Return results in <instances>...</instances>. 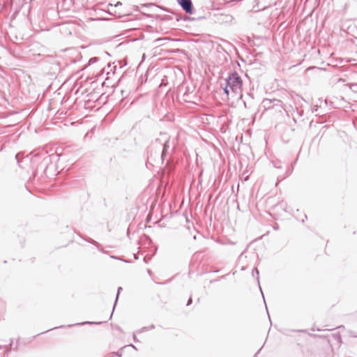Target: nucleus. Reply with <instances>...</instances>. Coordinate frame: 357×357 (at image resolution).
Listing matches in <instances>:
<instances>
[{"mask_svg":"<svg viewBox=\"0 0 357 357\" xmlns=\"http://www.w3.org/2000/svg\"><path fill=\"white\" fill-rule=\"evenodd\" d=\"M287 331H288L287 330H284V334H286V335H287Z\"/></svg>","mask_w":357,"mask_h":357,"instance_id":"nucleus-37","label":"nucleus"},{"mask_svg":"<svg viewBox=\"0 0 357 357\" xmlns=\"http://www.w3.org/2000/svg\"><path fill=\"white\" fill-rule=\"evenodd\" d=\"M259 290L261 291V295H264L263 291L261 288H259Z\"/></svg>","mask_w":357,"mask_h":357,"instance_id":"nucleus-35","label":"nucleus"},{"mask_svg":"<svg viewBox=\"0 0 357 357\" xmlns=\"http://www.w3.org/2000/svg\"><path fill=\"white\" fill-rule=\"evenodd\" d=\"M293 169H294V168H293V167H292L291 169L289 168V169L287 171V176H289V175H290V174H291V172H292V171H293Z\"/></svg>","mask_w":357,"mask_h":357,"instance_id":"nucleus-20","label":"nucleus"},{"mask_svg":"<svg viewBox=\"0 0 357 357\" xmlns=\"http://www.w3.org/2000/svg\"><path fill=\"white\" fill-rule=\"evenodd\" d=\"M8 5L6 3H3L2 5H0V14H3V15H6V13L5 12V10L7 9Z\"/></svg>","mask_w":357,"mask_h":357,"instance_id":"nucleus-12","label":"nucleus"},{"mask_svg":"<svg viewBox=\"0 0 357 357\" xmlns=\"http://www.w3.org/2000/svg\"><path fill=\"white\" fill-rule=\"evenodd\" d=\"M176 19L177 21L178 20V18L177 15L176 16Z\"/></svg>","mask_w":357,"mask_h":357,"instance_id":"nucleus-45","label":"nucleus"},{"mask_svg":"<svg viewBox=\"0 0 357 357\" xmlns=\"http://www.w3.org/2000/svg\"><path fill=\"white\" fill-rule=\"evenodd\" d=\"M119 22L123 23V22H126V21L121 20V21H120Z\"/></svg>","mask_w":357,"mask_h":357,"instance_id":"nucleus-42","label":"nucleus"},{"mask_svg":"<svg viewBox=\"0 0 357 357\" xmlns=\"http://www.w3.org/2000/svg\"><path fill=\"white\" fill-rule=\"evenodd\" d=\"M129 346L131 347L134 349H137L135 345L132 344H130Z\"/></svg>","mask_w":357,"mask_h":357,"instance_id":"nucleus-27","label":"nucleus"},{"mask_svg":"<svg viewBox=\"0 0 357 357\" xmlns=\"http://www.w3.org/2000/svg\"><path fill=\"white\" fill-rule=\"evenodd\" d=\"M63 4L66 9H70V6L73 4L72 0H63Z\"/></svg>","mask_w":357,"mask_h":357,"instance_id":"nucleus-10","label":"nucleus"},{"mask_svg":"<svg viewBox=\"0 0 357 357\" xmlns=\"http://www.w3.org/2000/svg\"><path fill=\"white\" fill-rule=\"evenodd\" d=\"M255 274H257V280L258 283H259V271L257 268H254L252 270V275L255 276Z\"/></svg>","mask_w":357,"mask_h":357,"instance_id":"nucleus-14","label":"nucleus"},{"mask_svg":"<svg viewBox=\"0 0 357 357\" xmlns=\"http://www.w3.org/2000/svg\"><path fill=\"white\" fill-rule=\"evenodd\" d=\"M280 102V100L277 99L271 100L266 98L262 100L261 105L266 110H267L273 108L275 105H279Z\"/></svg>","mask_w":357,"mask_h":357,"instance_id":"nucleus-5","label":"nucleus"},{"mask_svg":"<svg viewBox=\"0 0 357 357\" xmlns=\"http://www.w3.org/2000/svg\"><path fill=\"white\" fill-rule=\"evenodd\" d=\"M113 354H114V356H116L118 357H121L122 356V353L121 351L113 352Z\"/></svg>","mask_w":357,"mask_h":357,"instance_id":"nucleus-18","label":"nucleus"},{"mask_svg":"<svg viewBox=\"0 0 357 357\" xmlns=\"http://www.w3.org/2000/svg\"><path fill=\"white\" fill-rule=\"evenodd\" d=\"M259 290L261 291V295H264L263 291L261 288H259Z\"/></svg>","mask_w":357,"mask_h":357,"instance_id":"nucleus-33","label":"nucleus"},{"mask_svg":"<svg viewBox=\"0 0 357 357\" xmlns=\"http://www.w3.org/2000/svg\"><path fill=\"white\" fill-rule=\"evenodd\" d=\"M262 298H263L264 302H266V300H265L264 296H262Z\"/></svg>","mask_w":357,"mask_h":357,"instance_id":"nucleus-38","label":"nucleus"},{"mask_svg":"<svg viewBox=\"0 0 357 357\" xmlns=\"http://www.w3.org/2000/svg\"><path fill=\"white\" fill-rule=\"evenodd\" d=\"M248 179V176L245 178V181H247Z\"/></svg>","mask_w":357,"mask_h":357,"instance_id":"nucleus-43","label":"nucleus"},{"mask_svg":"<svg viewBox=\"0 0 357 357\" xmlns=\"http://www.w3.org/2000/svg\"><path fill=\"white\" fill-rule=\"evenodd\" d=\"M121 5H122L121 2L118 1V2H117V3L114 6V7H117V6H121ZM110 6H111L112 8H113V6H112V4H110Z\"/></svg>","mask_w":357,"mask_h":357,"instance_id":"nucleus-19","label":"nucleus"},{"mask_svg":"<svg viewBox=\"0 0 357 357\" xmlns=\"http://www.w3.org/2000/svg\"><path fill=\"white\" fill-rule=\"evenodd\" d=\"M82 238L86 242L94 245L100 251L104 252V250L100 248V244L95 240H93L91 238H84V237H82Z\"/></svg>","mask_w":357,"mask_h":357,"instance_id":"nucleus-7","label":"nucleus"},{"mask_svg":"<svg viewBox=\"0 0 357 357\" xmlns=\"http://www.w3.org/2000/svg\"><path fill=\"white\" fill-rule=\"evenodd\" d=\"M133 340L135 342H137L139 340L137 339V337H136V335L135 333L133 334Z\"/></svg>","mask_w":357,"mask_h":357,"instance_id":"nucleus-22","label":"nucleus"},{"mask_svg":"<svg viewBox=\"0 0 357 357\" xmlns=\"http://www.w3.org/2000/svg\"><path fill=\"white\" fill-rule=\"evenodd\" d=\"M134 258H135V259H138L139 257H138L137 255L135 254Z\"/></svg>","mask_w":357,"mask_h":357,"instance_id":"nucleus-30","label":"nucleus"},{"mask_svg":"<svg viewBox=\"0 0 357 357\" xmlns=\"http://www.w3.org/2000/svg\"><path fill=\"white\" fill-rule=\"evenodd\" d=\"M224 94L229 99V96L232 98L241 97L243 80L236 71H233L228 74L225 78V84L221 85Z\"/></svg>","mask_w":357,"mask_h":357,"instance_id":"nucleus-3","label":"nucleus"},{"mask_svg":"<svg viewBox=\"0 0 357 357\" xmlns=\"http://www.w3.org/2000/svg\"><path fill=\"white\" fill-rule=\"evenodd\" d=\"M337 328H344V326H340Z\"/></svg>","mask_w":357,"mask_h":357,"instance_id":"nucleus-44","label":"nucleus"},{"mask_svg":"<svg viewBox=\"0 0 357 357\" xmlns=\"http://www.w3.org/2000/svg\"><path fill=\"white\" fill-rule=\"evenodd\" d=\"M106 321H84V322H82V323H80V324H76V325H85V324H96V325H98V324H101L102 323H105Z\"/></svg>","mask_w":357,"mask_h":357,"instance_id":"nucleus-11","label":"nucleus"},{"mask_svg":"<svg viewBox=\"0 0 357 357\" xmlns=\"http://www.w3.org/2000/svg\"><path fill=\"white\" fill-rule=\"evenodd\" d=\"M98 60V57H93V58H91L89 61V65H91L92 63H94L96 62H97Z\"/></svg>","mask_w":357,"mask_h":357,"instance_id":"nucleus-15","label":"nucleus"},{"mask_svg":"<svg viewBox=\"0 0 357 357\" xmlns=\"http://www.w3.org/2000/svg\"><path fill=\"white\" fill-rule=\"evenodd\" d=\"M259 290L261 291V295H264L263 291L261 288H259Z\"/></svg>","mask_w":357,"mask_h":357,"instance_id":"nucleus-34","label":"nucleus"},{"mask_svg":"<svg viewBox=\"0 0 357 357\" xmlns=\"http://www.w3.org/2000/svg\"><path fill=\"white\" fill-rule=\"evenodd\" d=\"M273 165L275 168H281V165L280 162H273Z\"/></svg>","mask_w":357,"mask_h":357,"instance_id":"nucleus-17","label":"nucleus"},{"mask_svg":"<svg viewBox=\"0 0 357 357\" xmlns=\"http://www.w3.org/2000/svg\"><path fill=\"white\" fill-rule=\"evenodd\" d=\"M10 349H16V347H15V348H13V343H10Z\"/></svg>","mask_w":357,"mask_h":357,"instance_id":"nucleus-28","label":"nucleus"},{"mask_svg":"<svg viewBox=\"0 0 357 357\" xmlns=\"http://www.w3.org/2000/svg\"><path fill=\"white\" fill-rule=\"evenodd\" d=\"M350 88L352 91H357V84H352Z\"/></svg>","mask_w":357,"mask_h":357,"instance_id":"nucleus-16","label":"nucleus"},{"mask_svg":"<svg viewBox=\"0 0 357 357\" xmlns=\"http://www.w3.org/2000/svg\"><path fill=\"white\" fill-rule=\"evenodd\" d=\"M155 328V325L153 324H151L149 326H144V327H142V328L139 329L137 333H144V332H146V331H148L149 330H152Z\"/></svg>","mask_w":357,"mask_h":357,"instance_id":"nucleus-8","label":"nucleus"},{"mask_svg":"<svg viewBox=\"0 0 357 357\" xmlns=\"http://www.w3.org/2000/svg\"><path fill=\"white\" fill-rule=\"evenodd\" d=\"M234 17L228 13H219L217 15V20L218 22H231Z\"/></svg>","mask_w":357,"mask_h":357,"instance_id":"nucleus-6","label":"nucleus"},{"mask_svg":"<svg viewBox=\"0 0 357 357\" xmlns=\"http://www.w3.org/2000/svg\"><path fill=\"white\" fill-rule=\"evenodd\" d=\"M64 22H68V23H70V22H75L73 20H66Z\"/></svg>","mask_w":357,"mask_h":357,"instance_id":"nucleus-29","label":"nucleus"},{"mask_svg":"<svg viewBox=\"0 0 357 357\" xmlns=\"http://www.w3.org/2000/svg\"><path fill=\"white\" fill-rule=\"evenodd\" d=\"M162 20H171V19L169 18V16H165L164 18H162Z\"/></svg>","mask_w":357,"mask_h":357,"instance_id":"nucleus-26","label":"nucleus"},{"mask_svg":"<svg viewBox=\"0 0 357 357\" xmlns=\"http://www.w3.org/2000/svg\"><path fill=\"white\" fill-rule=\"evenodd\" d=\"M261 349L255 354V356L254 357H257V355L258 354V353L260 351Z\"/></svg>","mask_w":357,"mask_h":357,"instance_id":"nucleus-31","label":"nucleus"},{"mask_svg":"<svg viewBox=\"0 0 357 357\" xmlns=\"http://www.w3.org/2000/svg\"><path fill=\"white\" fill-rule=\"evenodd\" d=\"M192 302V297L190 296L187 302V305L188 306V305H191Z\"/></svg>","mask_w":357,"mask_h":357,"instance_id":"nucleus-21","label":"nucleus"},{"mask_svg":"<svg viewBox=\"0 0 357 357\" xmlns=\"http://www.w3.org/2000/svg\"><path fill=\"white\" fill-rule=\"evenodd\" d=\"M262 298H263L264 302H266V300H265L264 296H262Z\"/></svg>","mask_w":357,"mask_h":357,"instance_id":"nucleus-39","label":"nucleus"},{"mask_svg":"<svg viewBox=\"0 0 357 357\" xmlns=\"http://www.w3.org/2000/svg\"><path fill=\"white\" fill-rule=\"evenodd\" d=\"M262 298H263L264 302H266V300H265L264 296H262Z\"/></svg>","mask_w":357,"mask_h":357,"instance_id":"nucleus-40","label":"nucleus"},{"mask_svg":"<svg viewBox=\"0 0 357 357\" xmlns=\"http://www.w3.org/2000/svg\"><path fill=\"white\" fill-rule=\"evenodd\" d=\"M263 0H256V3L257 5H259V3H261V2Z\"/></svg>","mask_w":357,"mask_h":357,"instance_id":"nucleus-25","label":"nucleus"},{"mask_svg":"<svg viewBox=\"0 0 357 357\" xmlns=\"http://www.w3.org/2000/svg\"><path fill=\"white\" fill-rule=\"evenodd\" d=\"M15 158L20 167L22 169H26V166L30 165L33 176L40 171L41 176L45 174L48 165L51 163L50 156L44 150L35 151L26 157H22V153H18Z\"/></svg>","mask_w":357,"mask_h":357,"instance_id":"nucleus-1","label":"nucleus"},{"mask_svg":"<svg viewBox=\"0 0 357 357\" xmlns=\"http://www.w3.org/2000/svg\"><path fill=\"white\" fill-rule=\"evenodd\" d=\"M298 331V332H304L305 331H303V330H298V331Z\"/></svg>","mask_w":357,"mask_h":357,"instance_id":"nucleus-41","label":"nucleus"},{"mask_svg":"<svg viewBox=\"0 0 357 357\" xmlns=\"http://www.w3.org/2000/svg\"><path fill=\"white\" fill-rule=\"evenodd\" d=\"M112 314H113V312H112L111 313V314H110V316H109V319H110L112 318Z\"/></svg>","mask_w":357,"mask_h":357,"instance_id":"nucleus-36","label":"nucleus"},{"mask_svg":"<svg viewBox=\"0 0 357 357\" xmlns=\"http://www.w3.org/2000/svg\"><path fill=\"white\" fill-rule=\"evenodd\" d=\"M248 96H251V98H252V96H251L250 93H248Z\"/></svg>","mask_w":357,"mask_h":357,"instance_id":"nucleus-46","label":"nucleus"},{"mask_svg":"<svg viewBox=\"0 0 357 357\" xmlns=\"http://www.w3.org/2000/svg\"><path fill=\"white\" fill-rule=\"evenodd\" d=\"M106 357H114V354H113V352H112V353L109 354L108 356H107Z\"/></svg>","mask_w":357,"mask_h":357,"instance_id":"nucleus-24","label":"nucleus"},{"mask_svg":"<svg viewBox=\"0 0 357 357\" xmlns=\"http://www.w3.org/2000/svg\"><path fill=\"white\" fill-rule=\"evenodd\" d=\"M122 287H119L117 289V294H116V299H115V302H114V307H113V310H114L115 308V306H116V304L117 303V301H118V298H119V295L120 294V292L122 291Z\"/></svg>","mask_w":357,"mask_h":357,"instance_id":"nucleus-13","label":"nucleus"},{"mask_svg":"<svg viewBox=\"0 0 357 357\" xmlns=\"http://www.w3.org/2000/svg\"><path fill=\"white\" fill-rule=\"evenodd\" d=\"M332 337L335 341H336L338 344L342 343V337L339 333H333Z\"/></svg>","mask_w":357,"mask_h":357,"instance_id":"nucleus-9","label":"nucleus"},{"mask_svg":"<svg viewBox=\"0 0 357 357\" xmlns=\"http://www.w3.org/2000/svg\"><path fill=\"white\" fill-rule=\"evenodd\" d=\"M178 5L183 8V10L188 14H192L193 13V5L191 0H176Z\"/></svg>","mask_w":357,"mask_h":357,"instance_id":"nucleus-4","label":"nucleus"},{"mask_svg":"<svg viewBox=\"0 0 357 357\" xmlns=\"http://www.w3.org/2000/svg\"><path fill=\"white\" fill-rule=\"evenodd\" d=\"M259 290L261 291V295H264L263 291L261 288H259Z\"/></svg>","mask_w":357,"mask_h":357,"instance_id":"nucleus-32","label":"nucleus"},{"mask_svg":"<svg viewBox=\"0 0 357 357\" xmlns=\"http://www.w3.org/2000/svg\"><path fill=\"white\" fill-rule=\"evenodd\" d=\"M267 6H263L262 8H259L256 11L260 10H264L267 8Z\"/></svg>","mask_w":357,"mask_h":357,"instance_id":"nucleus-23","label":"nucleus"},{"mask_svg":"<svg viewBox=\"0 0 357 357\" xmlns=\"http://www.w3.org/2000/svg\"><path fill=\"white\" fill-rule=\"evenodd\" d=\"M177 141L176 138H172L166 133H160V137L155 139L148 151L146 165L151 164V161H155V158L163 161L166 155L174 152Z\"/></svg>","mask_w":357,"mask_h":357,"instance_id":"nucleus-2","label":"nucleus"}]
</instances>
